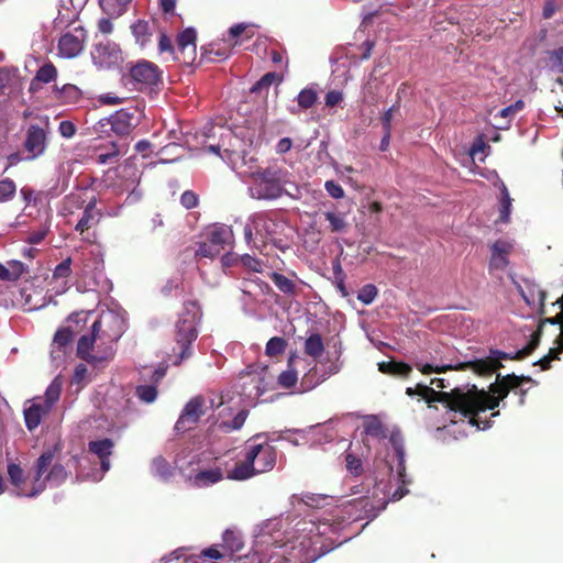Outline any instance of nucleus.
Listing matches in <instances>:
<instances>
[{
    "label": "nucleus",
    "instance_id": "f257e3e1",
    "mask_svg": "<svg viewBox=\"0 0 563 563\" xmlns=\"http://www.w3.org/2000/svg\"><path fill=\"white\" fill-rule=\"evenodd\" d=\"M122 324L115 314L101 316L92 323L91 333L78 340L77 356L92 365L112 360L113 344L123 333Z\"/></svg>",
    "mask_w": 563,
    "mask_h": 563
},
{
    "label": "nucleus",
    "instance_id": "f03ea898",
    "mask_svg": "<svg viewBox=\"0 0 563 563\" xmlns=\"http://www.w3.org/2000/svg\"><path fill=\"white\" fill-rule=\"evenodd\" d=\"M260 434L251 438L245 445L244 460L238 462L228 478L234 481H245L256 474L269 472L274 468L277 459V451L274 445L264 441L257 443Z\"/></svg>",
    "mask_w": 563,
    "mask_h": 563
},
{
    "label": "nucleus",
    "instance_id": "7ed1b4c3",
    "mask_svg": "<svg viewBox=\"0 0 563 563\" xmlns=\"http://www.w3.org/2000/svg\"><path fill=\"white\" fill-rule=\"evenodd\" d=\"M525 357H517L516 353H507L499 350H490L489 356L485 358H478L468 362H462L456 364H448V365H432V364H422L416 363V368L420 371L424 375H429L431 373H445L448 371H465L471 369L474 373L481 376L492 375L494 372L504 367L501 361L503 360H511V361H521Z\"/></svg>",
    "mask_w": 563,
    "mask_h": 563
},
{
    "label": "nucleus",
    "instance_id": "20e7f679",
    "mask_svg": "<svg viewBox=\"0 0 563 563\" xmlns=\"http://www.w3.org/2000/svg\"><path fill=\"white\" fill-rule=\"evenodd\" d=\"M509 393L507 386L498 378L489 386V391L478 390L477 387L473 385L472 388L467 390L470 424L481 428L482 421L478 415L486 410L497 408L499 402L505 399Z\"/></svg>",
    "mask_w": 563,
    "mask_h": 563
},
{
    "label": "nucleus",
    "instance_id": "39448f33",
    "mask_svg": "<svg viewBox=\"0 0 563 563\" xmlns=\"http://www.w3.org/2000/svg\"><path fill=\"white\" fill-rule=\"evenodd\" d=\"M55 454L52 450L43 452L34 463V474L30 488V496H37L46 489V484H63L68 473L64 465L54 463Z\"/></svg>",
    "mask_w": 563,
    "mask_h": 563
},
{
    "label": "nucleus",
    "instance_id": "423d86ee",
    "mask_svg": "<svg viewBox=\"0 0 563 563\" xmlns=\"http://www.w3.org/2000/svg\"><path fill=\"white\" fill-rule=\"evenodd\" d=\"M283 176L280 168L269 167L254 175L253 196L257 199H276L283 194Z\"/></svg>",
    "mask_w": 563,
    "mask_h": 563
},
{
    "label": "nucleus",
    "instance_id": "0eeeda50",
    "mask_svg": "<svg viewBox=\"0 0 563 563\" xmlns=\"http://www.w3.org/2000/svg\"><path fill=\"white\" fill-rule=\"evenodd\" d=\"M421 398L428 404L445 402L450 410L460 412L464 418H468V394L460 388H453L451 391H437L432 387H420Z\"/></svg>",
    "mask_w": 563,
    "mask_h": 563
},
{
    "label": "nucleus",
    "instance_id": "6e6552de",
    "mask_svg": "<svg viewBox=\"0 0 563 563\" xmlns=\"http://www.w3.org/2000/svg\"><path fill=\"white\" fill-rule=\"evenodd\" d=\"M129 76L134 85L141 90L144 87L156 86L162 80L159 67L147 59H140L128 65Z\"/></svg>",
    "mask_w": 563,
    "mask_h": 563
},
{
    "label": "nucleus",
    "instance_id": "1a4fd4ad",
    "mask_svg": "<svg viewBox=\"0 0 563 563\" xmlns=\"http://www.w3.org/2000/svg\"><path fill=\"white\" fill-rule=\"evenodd\" d=\"M88 33L81 25L63 33L58 40V56L62 58H75L81 54L87 43Z\"/></svg>",
    "mask_w": 563,
    "mask_h": 563
},
{
    "label": "nucleus",
    "instance_id": "9d476101",
    "mask_svg": "<svg viewBox=\"0 0 563 563\" xmlns=\"http://www.w3.org/2000/svg\"><path fill=\"white\" fill-rule=\"evenodd\" d=\"M48 120L46 119L45 126H40L37 124H30L25 139L23 142V147L27 153L25 159L33 161L44 155L48 145Z\"/></svg>",
    "mask_w": 563,
    "mask_h": 563
},
{
    "label": "nucleus",
    "instance_id": "9b49d317",
    "mask_svg": "<svg viewBox=\"0 0 563 563\" xmlns=\"http://www.w3.org/2000/svg\"><path fill=\"white\" fill-rule=\"evenodd\" d=\"M206 413V399L203 396L192 397L184 407L178 420L175 423V430L179 433L191 430Z\"/></svg>",
    "mask_w": 563,
    "mask_h": 563
},
{
    "label": "nucleus",
    "instance_id": "f8f14e48",
    "mask_svg": "<svg viewBox=\"0 0 563 563\" xmlns=\"http://www.w3.org/2000/svg\"><path fill=\"white\" fill-rule=\"evenodd\" d=\"M231 232L221 227L211 229L206 236V241L199 243L196 251V257L213 258L220 254L230 238Z\"/></svg>",
    "mask_w": 563,
    "mask_h": 563
},
{
    "label": "nucleus",
    "instance_id": "ddd939ff",
    "mask_svg": "<svg viewBox=\"0 0 563 563\" xmlns=\"http://www.w3.org/2000/svg\"><path fill=\"white\" fill-rule=\"evenodd\" d=\"M197 32L194 27H187L176 37L174 59L186 66L194 64L197 57Z\"/></svg>",
    "mask_w": 563,
    "mask_h": 563
},
{
    "label": "nucleus",
    "instance_id": "4468645a",
    "mask_svg": "<svg viewBox=\"0 0 563 563\" xmlns=\"http://www.w3.org/2000/svg\"><path fill=\"white\" fill-rule=\"evenodd\" d=\"M91 57L96 66L107 69L118 66L123 60L120 46L111 41L97 43Z\"/></svg>",
    "mask_w": 563,
    "mask_h": 563
},
{
    "label": "nucleus",
    "instance_id": "2eb2a0df",
    "mask_svg": "<svg viewBox=\"0 0 563 563\" xmlns=\"http://www.w3.org/2000/svg\"><path fill=\"white\" fill-rule=\"evenodd\" d=\"M175 341L179 347V361L186 360L191 355V344L198 336L197 325L192 321L178 319L175 325Z\"/></svg>",
    "mask_w": 563,
    "mask_h": 563
},
{
    "label": "nucleus",
    "instance_id": "dca6fc26",
    "mask_svg": "<svg viewBox=\"0 0 563 563\" xmlns=\"http://www.w3.org/2000/svg\"><path fill=\"white\" fill-rule=\"evenodd\" d=\"M512 249L514 245L510 242L497 240L490 247L489 271H505L509 265L508 256L512 252Z\"/></svg>",
    "mask_w": 563,
    "mask_h": 563
},
{
    "label": "nucleus",
    "instance_id": "f3484780",
    "mask_svg": "<svg viewBox=\"0 0 563 563\" xmlns=\"http://www.w3.org/2000/svg\"><path fill=\"white\" fill-rule=\"evenodd\" d=\"M320 543V536L318 533L312 536H303L298 543V552L301 553L299 563L314 562L323 554L318 544Z\"/></svg>",
    "mask_w": 563,
    "mask_h": 563
},
{
    "label": "nucleus",
    "instance_id": "a211bd4d",
    "mask_svg": "<svg viewBox=\"0 0 563 563\" xmlns=\"http://www.w3.org/2000/svg\"><path fill=\"white\" fill-rule=\"evenodd\" d=\"M223 477L221 467H212L197 472L189 481L194 487L205 488L221 482Z\"/></svg>",
    "mask_w": 563,
    "mask_h": 563
},
{
    "label": "nucleus",
    "instance_id": "6ab92c4d",
    "mask_svg": "<svg viewBox=\"0 0 563 563\" xmlns=\"http://www.w3.org/2000/svg\"><path fill=\"white\" fill-rule=\"evenodd\" d=\"M114 443L111 439H102L89 442V451L96 454L100 460L101 470L108 472L110 470V456Z\"/></svg>",
    "mask_w": 563,
    "mask_h": 563
},
{
    "label": "nucleus",
    "instance_id": "aec40b11",
    "mask_svg": "<svg viewBox=\"0 0 563 563\" xmlns=\"http://www.w3.org/2000/svg\"><path fill=\"white\" fill-rule=\"evenodd\" d=\"M133 114L128 110H119L109 118L112 132L117 135H129L133 129Z\"/></svg>",
    "mask_w": 563,
    "mask_h": 563
},
{
    "label": "nucleus",
    "instance_id": "412c9836",
    "mask_svg": "<svg viewBox=\"0 0 563 563\" xmlns=\"http://www.w3.org/2000/svg\"><path fill=\"white\" fill-rule=\"evenodd\" d=\"M233 46L224 41L223 44L212 43L208 47H201V60L214 63L227 59Z\"/></svg>",
    "mask_w": 563,
    "mask_h": 563
},
{
    "label": "nucleus",
    "instance_id": "4be33fe9",
    "mask_svg": "<svg viewBox=\"0 0 563 563\" xmlns=\"http://www.w3.org/2000/svg\"><path fill=\"white\" fill-rule=\"evenodd\" d=\"M96 207V199L90 200L88 205L85 207L82 216L75 227V230L78 231L80 234H84V232L88 231L91 227L96 225L99 222L101 213L97 210Z\"/></svg>",
    "mask_w": 563,
    "mask_h": 563
},
{
    "label": "nucleus",
    "instance_id": "5701e85b",
    "mask_svg": "<svg viewBox=\"0 0 563 563\" xmlns=\"http://www.w3.org/2000/svg\"><path fill=\"white\" fill-rule=\"evenodd\" d=\"M389 442L396 453L398 465H397V472L398 477L401 481L402 484H406V466H405V445H404V438L399 431L391 432L389 437Z\"/></svg>",
    "mask_w": 563,
    "mask_h": 563
},
{
    "label": "nucleus",
    "instance_id": "b1692460",
    "mask_svg": "<svg viewBox=\"0 0 563 563\" xmlns=\"http://www.w3.org/2000/svg\"><path fill=\"white\" fill-rule=\"evenodd\" d=\"M387 503V500L382 498L375 500L374 498L366 496L357 499L355 501V507L364 512L365 518L373 519L386 508Z\"/></svg>",
    "mask_w": 563,
    "mask_h": 563
},
{
    "label": "nucleus",
    "instance_id": "393cba45",
    "mask_svg": "<svg viewBox=\"0 0 563 563\" xmlns=\"http://www.w3.org/2000/svg\"><path fill=\"white\" fill-rule=\"evenodd\" d=\"M51 411L45 409V407L41 402H33L30 407L24 409V420L25 426L29 431L35 430L42 418L48 415Z\"/></svg>",
    "mask_w": 563,
    "mask_h": 563
},
{
    "label": "nucleus",
    "instance_id": "a878e982",
    "mask_svg": "<svg viewBox=\"0 0 563 563\" xmlns=\"http://www.w3.org/2000/svg\"><path fill=\"white\" fill-rule=\"evenodd\" d=\"M378 369L383 374L400 378H407L412 372V367L409 364L394 360L378 363Z\"/></svg>",
    "mask_w": 563,
    "mask_h": 563
},
{
    "label": "nucleus",
    "instance_id": "bb28decb",
    "mask_svg": "<svg viewBox=\"0 0 563 563\" xmlns=\"http://www.w3.org/2000/svg\"><path fill=\"white\" fill-rule=\"evenodd\" d=\"M131 32L134 36L135 43L144 48L152 42L153 31L150 23L145 20H137L131 25Z\"/></svg>",
    "mask_w": 563,
    "mask_h": 563
},
{
    "label": "nucleus",
    "instance_id": "cd10ccee",
    "mask_svg": "<svg viewBox=\"0 0 563 563\" xmlns=\"http://www.w3.org/2000/svg\"><path fill=\"white\" fill-rule=\"evenodd\" d=\"M8 475L11 484L18 489L19 496L31 497L27 495L30 489L26 488L24 471L19 464L10 463L8 465Z\"/></svg>",
    "mask_w": 563,
    "mask_h": 563
},
{
    "label": "nucleus",
    "instance_id": "c85d7f7f",
    "mask_svg": "<svg viewBox=\"0 0 563 563\" xmlns=\"http://www.w3.org/2000/svg\"><path fill=\"white\" fill-rule=\"evenodd\" d=\"M364 433L376 440H385L387 438V428L378 419L377 416H369L363 423Z\"/></svg>",
    "mask_w": 563,
    "mask_h": 563
},
{
    "label": "nucleus",
    "instance_id": "c756f323",
    "mask_svg": "<svg viewBox=\"0 0 563 563\" xmlns=\"http://www.w3.org/2000/svg\"><path fill=\"white\" fill-rule=\"evenodd\" d=\"M255 35L253 25L247 23H238L229 29V36L227 42L232 46H236L243 42L240 36H244V40H250Z\"/></svg>",
    "mask_w": 563,
    "mask_h": 563
},
{
    "label": "nucleus",
    "instance_id": "7c9ffc66",
    "mask_svg": "<svg viewBox=\"0 0 563 563\" xmlns=\"http://www.w3.org/2000/svg\"><path fill=\"white\" fill-rule=\"evenodd\" d=\"M291 504L297 507L300 505H305L311 508H320L324 505V501L327 500L325 495L321 494H313V493H302V494H295L291 496Z\"/></svg>",
    "mask_w": 563,
    "mask_h": 563
},
{
    "label": "nucleus",
    "instance_id": "2f4dec72",
    "mask_svg": "<svg viewBox=\"0 0 563 563\" xmlns=\"http://www.w3.org/2000/svg\"><path fill=\"white\" fill-rule=\"evenodd\" d=\"M151 470L155 476L163 481H169L174 476L173 466L163 455L155 456L152 460Z\"/></svg>",
    "mask_w": 563,
    "mask_h": 563
},
{
    "label": "nucleus",
    "instance_id": "473e14b6",
    "mask_svg": "<svg viewBox=\"0 0 563 563\" xmlns=\"http://www.w3.org/2000/svg\"><path fill=\"white\" fill-rule=\"evenodd\" d=\"M323 216L329 222V229L332 233H343L347 230L349 223L345 213L332 210L323 212Z\"/></svg>",
    "mask_w": 563,
    "mask_h": 563
},
{
    "label": "nucleus",
    "instance_id": "72a5a7b5",
    "mask_svg": "<svg viewBox=\"0 0 563 563\" xmlns=\"http://www.w3.org/2000/svg\"><path fill=\"white\" fill-rule=\"evenodd\" d=\"M324 352L322 336L319 333H312L305 341V353L313 358H319Z\"/></svg>",
    "mask_w": 563,
    "mask_h": 563
},
{
    "label": "nucleus",
    "instance_id": "f704fd0d",
    "mask_svg": "<svg viewBox=\"0 0 563 563\" xmlns=\"http://www.w3.org/2000/svg\"><path fill=\"white\" fill-rule=\"evenodd\" d=\"M202 317L201 307L198 300H187L184 302L183 312L178 319H185L186 321H192V324H198Z\"/></svg>",
    "mask_w": 563,
    "mask_h": 563
},
{
    "label": "nucleus",
    "instance_id": "c9c22d12",
    "mask_svg": "<svg viewBox=\"0 0 563 563\" xmlns=\"http://www.w3.org/2000/svg\"><path fill=\"white\" fill-rule=\"evenodd\" d=\"M62 393V383L55 378L46 388L44 400L41 402L45 409L52 410L55 402L59 399Z\"/></svg>",
    "mask_w": 563,
    "mask_h": 563
},
{
    "label": "nucleus",
    "instance_id": "e433bc0d",
    "mask_svg": "<svg viewBox=\"0 0 563 563\" xmlns=\"http://www.w3.org/2000/svg\"><path fill=\"white\" fill-rule=\"evenodd\" d=\"M271 279L275 284V286L284 294L286 295H295L296 292V284L286 277L285 275L273 272L269 275Z\"/></svg>",
    "mask_w": 563,
    "mask_h": 563
},
{
    "label": "nucleus",
    "instance_id": "4c0bfd02",
    "mask_svg": "<svg viewBox=\"0 0 563 563\" xmlns=\"http://www.w3.org/2000/svg\"><path fill=\"white\" fill-rule=\"evenodd\" d=\"M74 332L70 328H60L56 331L53 339V346L64 352L65 349L73 342Z\"/></svg>",
    "mask_w": 563,
    "mask_h": 563
},
{
    "label": "nucleus",
    "instance_id": "58836bf2",
    "mask_svg": "<svg viewBox=\"0 0 563 563\" xmlns=\"http://www.w3.org/2000/svg\"><path fill=\"white\" fill-rule=\"evenodd\" d=\"M318 100V92L313 87L303 88L297 97L298 106L301 110L310 109Z\"/></svg>",
    "mask_w": 563,
    "mask_h": 563
},
{
    "label": "nucleus",
    "instance_id": "ea45409f",
    "mask_svg": "<svg viewBox=\"0 0 563 563\" xmlns=\"http://www.w3.org/2000/svg\"><path fill=\"white\" fill-rule=\"evenodd\" d=\"M287 347V341L282 336H274L268 340L265 347V354L269 357L282 355Z\"/></svg>",
    "mask_w": 563,
    "mask_h": 563
},
{
    "label": "nucleus",
    "instance_id": "a19ab883",
    "mask_svg": "<svg viewBox=\"0 0 563 563\" xmlns=\"http://www.w3.org/2000/svg\"><path fill=\"white\" fill-rule=\"evenodd\" d=\"M282 76L274 71L266 73L260 80H257L251 88V92H261L262 90H268L273 82H280Z\"/></svg>",
    "mask_w": 563,
    "mask_h": 563
},
{
    "label": "nucleus",
    "instance_id": "79ce46f5",
    "mask_svg": "<svg viewBox=\"0 0 563 563\" xmlns=\"http://www.w3.org/2000/svg\"><path fill=\"white\" fill-rule=\"evenodd\" d=\"M57 77V68L52 62L45 63L36 71L35 78L41 84H48Z\"/></svg>",
    "mask_w": 563,
    "mask_h": 563
},
{
    "label": "nucleus",
    "instance_id": "37998d69",
    "mask_svg": "<svg viewBox=\"0 0 563 563\" xmlns=\"http://www.w3.org/2000/svg\"><path fill=\"white\" fill-rule=\"evenodd\" d=\"M16 185L11 178L0 180V203L8 202L15 197Z\"/></svg>",
    "mask_w": 563,
    "mask_h": 563
},
{
    "label": "nucleus",
    "instance_id": "c03bdc74",
    "mask_svg": "<svg viewBox=\"0 0 563 563\" xmlns=\"http://www.w3.org/2000/svg\"><path fill=\"white\" fill-rule=\"evenodd\" d=\"M497 377L505 384V386H507L509 391L518 389L523 382H527V383L532 382V378L530 376H525V375L518 376L516 374H508V375L501 376L500 374H497Z\"/></svg>",
    "mask_w": 563,
    "mask_h": 563
},
{
    "label": "nucleus",
    "instance_id": "a18cd8bd",
    "mask_svg": "<svg viewBox=\"0 0 563 563\" xmlns=\"http://www.w3.org/2000/svg\"><path fill=\"white\" fill-rule=\"evenodd\" d=\"M139 399L146 404L153 402L157 397V389L153 385H140L135 389Z\"/></svg>",
    "mask_w": 563,
    "mask_h": 563
},
{
    "label": "nucleus",
    "instance_id": "49530a36",
    "mask_svg": "<svg viewBox=\"0 0 563 563\" xmlns=\"http://www.w3.org/2000/svg\"><path fill=\"white\" fill-rule=\"evenodd\" d=\"M541 339V327L538 328L531 334V339L529 343L521 350L517 351V357H527L534 352V350L539 346Z\"/></svg>",
    "mask_w": 563,
    "mask_h": 563
},
{
    "label": "nucleus",
    "instance_id": "de8ad7c7",
    "mask_svg": "<svg viewBox=\"0 0 563 563\" xmlns=\"http://www.w3.org/2000/svg\"><path fill=\"white\" fill-rule=\"evenodd\" d=\"M510 208H511V198L509 196L507 188L504 186L503 190H501V199H500V214H499L500 222L506 223L509 221Z\"/></svg>",
    "mask_w": 563,
    "mask_h": 563
},
{
    "label": "nucleus",
    "instance_id": "09e8293b",
    "mask_svg": "<svg viewBox=\"0 0 563 563\" xmlns=\"http://www.w3.org/2000/svg\"><path fill=\"white\" fill-rule=\"evenodd\" d=\"M346 470L353 476H360L363 473V463L360 457L351 452L345 454Z\"/></svg>",
    "mask_w": 563,
    "mask_h": 563
},
{
    "label": "nucleus",
    "instance_id": "8fccbe9b",
    "mask_svg": "<svg viewBox=\"0 0 563 563\" xmlns=\"http://www.w3.org/2000/svg\"><path fill=\"white\" fill-rule=\"evenodd\" d=\"M377 296V288L373 284L364 285L357 294V299L364 305H369Z\"/></svg>",
    "mask_w": 563,
    "mask_h": 563
},
{
    "label": "nucleus",
    "instance_id": "3c124183",
    "mask_svg": "<svg viewBox=\"0 0 563 563\" xmlns=\"http://www.w3.org/2000/svg\"><path fill=\"white\" fill-rule=\"evenodd\" d=\"M548 56L551 68L563 74V47L548 51Z\"/></svg>",
    "mask_w": 563,
    "mask_h": 563
},
{
    "label": "nucleus",
    "instance_id": "603ef678",
    "mask_svg": "<svg viewBox=\"0 0 563 563\" xmlns=\"http://www.w3.org/2000/svg\"><path fill=\"white\" fill-rule=\"evenodd\" d=\"M241 264L247 269L254 273H261L263 271V263L261 260L255 258L249 254H244L238 257Z\"/></svg>",
    "mask_w": 563,
    "mask_h": 563
},
{
    "label": "nucleus",
    "instance_id": "864d4df0",
    "mask_svg": "<svg viewBox=\"0 0 563 563\" xmlns=\"http://www.w3.org/2000/svg\"><path fill=\"white\" fill-rule=\"evenodd\" d=\"M71 273V258L67 257L64 261H62L54 269L53 272V278L59 279V278H67Z\"/></svg>",
    "mask_w": 563,
    "mask_h": 563
},
{
    "label": "nucleus",
    "instance_id": "5fc2aeb1",
    "mask_svg": "<svg viewBox=\"0 0 563 563\" xmlns=\"http://www.w3.org/2000/svg\"><path fill=\"white\" fill-rule=\"evenodd\" d=\"M7 266L10 275V282L20 279L26 269L25 265L20 261H10Z\"/></svg>",
    "mask_w": 563,
    "mask_h": 563
},
{
    "label": "nucleus",
    "instance_id": "6e6d98bb",
    "mask_svg": "<svg viewBox=\"0 0 563 563\" xmlns=\"http://www.w3.org/2000/svg\"><path fill=\"white\" fill-rule=\"evenodd\" d=\"M180 203L186 209L196 208L199 203V197L195 191L186 190L180 196Z\"/></svg>",
    "mask_w": 563,
    "mask_h": 563
},
{
    "label": "nucleus",
    "instance_id": "4d7b16f0",
    "mask_svg": "<svg viewBox=\"0 0 563 563\" xmlns=\"http://www.w3.org/2000/svg\"><path fill=\"white\" fill-rule=\"evenodd\" d=\"M298 380L297 373L295 371H284L278 376V383L285 388H291Z\"/></svg>",
    "mask_w": 563,
    "mask_h": 563
},
{
    "label": "nucleus",
    "instance_id": "13d9d810",
    "mask_svg": "<svg viewBox=\"0 0 563 563\" xmlns=\"http://www.w3.org/2000/svg\"><path fill=\"white\" fill-rule=\"evenodd\" d=\"M247 416L249 410L242 409L235 415V417L232 419L230 423L224 422L223 426L227 428V430H239L244 424Z\"/></svg>",
    "mask_w": 563,
    "mask_h": 563
},
{
    "label": "nucleus",
    "instance_id": "bf43d9fd",
    "mask_svg": "<svg viewBox=\"0 0 563 563\" xmlns=\"http://www.w3.org/2000/svg\"><path fill=\"white\" fill-rule=\"evenodd\" d=\"M48 231H49V225L44 224L41 229L30 232L26 238V242L29 244H38L45 239Z\"/></svg>",
    "mask_w": 563,
    "mask_h": 563
},
{
    "label": "nucleus",
    "instance_id": "052dcab7",
    "mask_svg": "<svg viewBox=\"0 0 563 563\" xmlns=\"http://www.w3.org/2000/svg\"><path fill=\"white\" fill-rule=\"evenodd\" d=\"M224 542L229 545L232 552H238L242 549V541L234 536L231 531H225L223 534Z\"/></svg>",
    "mask_w": 563,
    "mask_h": 563
},
{
    "label": "nucleus",
    "instance_id": "680f3d73",
    "mask_svg": "<svg viewBox=\"0 0 563 563\" xmlns=\"http://www.w3.org/2000/svg\"><path fill=\"white\" fill-rule=\"evenodd\" d=\"M324 188L327 192L334 199H340L344 197L343 188L334 180H327L324 184Z\"/></svg>",
    "mask_w": 563,
    "mask_h": 563
},
{
    "label": "nucleus",
    "instance_id": "e2e57ef3",
    "mask_svg": "<svg viewBox=\"0 0 563 563\" xmlns=\"http://www.w3.org/2000/svg\"><path fill=\"white\" fill-rule=\"evenodd\" d=\"M525 107V102L522 100H517L515 103L501 109L499 111V115L501 118H512L517 112L522 110Z\"/></svg>",
    "mask_w": 563,
    "mask_h": 563
},
{
    "label": "nucleus",
    "instance_id": "0e129e2a",
    "mask_svg": "<svg viewBox=\"0 0 563 563\" xmlns=\"http://www.w3.org/2000/svg\"><path fill=\"white\" fill-rule=\"evenodd\" d=\"M562 0H545L543 10H542V16L544 19H551L555 12L560 9V2Z\"/></svg>",
    "mask_w": 563,
    "mask_h": 563
},
{
    "label": "nucleus",
    "instance_id": "69168bd1",
    "mask_svg": "<svg viewBox=\"0 0 563 563\" xmlns=\"http://www.w3.org/2000/svg\"><path fill=\"white\" fill-rule=\"evenodd\" d=\"M158 49L161 53L167 52L174 56L176 46L173 45L172 40L165 33H161L159 42H158Z\"/></svg>",
    "mask_w": 563,
    "mask_h": 563
},
{
    "label": "nucleus",
    "instance_id": "338daca9",
    "mask_svg": "<svg viewBox=\"0 0 563 563\" xmlns=\"http://www.w3.org/2000/svg\"><path fill=\"white\" fill-rule=\"evenodd\" d=\"M58 132L63 137L70 139L76 133V126L71 121H62L58 125Z\"/></svg>",
    "mask_w": 563,
    "mask_h": 563
},
{
    "label": "nucleus",
    "instance_id": "774afa93",
    "mask_svg": "<svg viewBox=\"0 0 563 563\" xmlns=\"http://www.w3.org/2000/svg\"><path fill=\"white\" fill-rule=\"evenodd\" d=\"M343 100V95L340 91L331 90L325 95V106L335 107Z\"/></svg>",
    "mask_w": 563,
    "mask_h": 563
}]
</instances>
